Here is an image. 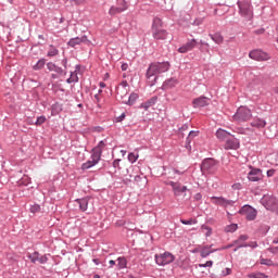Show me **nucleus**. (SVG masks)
Segmentation results:
<instances>
[{
  "label": "nucleus",
  "mask_w": 278,
  "mask_h": 278,
  "mask_svg": "<svg viewBox=\"0 0 278 278\" xmlns=\"http://www.w3.org/2000/svg\"><path fill=\"white\" fill-rule=\"evenodd\" d=\"M170 70L169 62H154L151 63L147 71V79L150 81V86H154L157 81V76L162 73H166Z\"/></svg>",
  "instance_id": "1"
},
{
  "label": "nucleus",
  "mask_w": 278,
  "mask_h": 278,
  "mask_svg": "<svg viewBox=\"0 0 278 278\" xmlns=\"http://www.w3.org/2000/svg\"><path fill=\"white\" fill-rule=\"evenodd\" d=\"M253 113L251 112V109L247 106H239L236 114L232 115V121L233 123H238L240 125L251 121Z\"/></svg>",
  "instance_id": "2"
},
{
  "label": "nucleus",
  "mask_w": 278,
  "mask_h": 278,
  "mask_svg": "<svg viewBox=\"0 0 278 278\" xmlns=\"http://www.w3.org/2000/svg\"><path fill=\"white\" fill-rule=\"evenodd\" d=\"M152 36L155 40H166L168 33L162 29V20L154 17L152 22Z\"/></svg>",
  "instance_id": "3"
},
{
  "label": "nucleus",
  "mask_w": 278,
  "mask_h": 278,
  "mask_svg": "<svg viewBox=\"0 0 278 278\" xmlns=\"http://www.w3.org/2000/svg\"><path fill=\"white\" fill-rule=\"evenodd\" d=\"M218 164L214 159H205L201 164L202 175H214L217 170Z\"/></svg>",
  "instance_id": "4"
},
{
  "label": "nucleus",
  "mask_w": 278,
  "mask_h": 278,
  "mask_svg": "<svg viewBox=\"0 0 278 278\" xmlns=\"http://www.w3.org/2000/svg\"><path fill=\"white\" fill-rule=\"evenodd\" d=\"M103 152H101L100 149H93L91 154V160L87 161L81 165L83 170H88V168H92V166H97L99 162H101V155Z\"/></svg>",
  "instance_id": "5"
},
{
  "label": "nucleus",
  "mask_w": 278,
  "mask_h": 278,
  "mask_svg": "<svg viewBox=\"0 0 278 278\" xmlns=\"http://www.w3.org/2000/svg\"><path fill=\"white\" fill-rule=\"evenodd\" d=\"M154 260L157 266H166L175 262V255H173L170 252H165V253L156 254L154 256Z\"/></svg>",
  "instance_id": "6"
},
{
  "label": "nucleus",
  "mask_w": 278,
  "mask_h": 278,
  "mask_svg": "<svg viewBox=\"0 0 278 278\" xmlns=\"http://www.w3.org/2000/svg\"><path fill=\"white\" fill-rule=\"evenodd\" d=\"M239 5V13L241 16H244V18H253V9L251 8V2L249 1H241L238 2Z\"/></svg>",
  "instance_id": "7"
},
{
  "label": "nucleus",
  "mask_w": 278,
  "mask_h": 278,
  "mask_svg": "<svg viewBox=\"0 0 278 278\" xmlns=\"http://www.w3.org/2000/svg\"><path fill=\"white\" fill-rule=\"evenodd\" d=\"M262 204L264 207H266V210H270L271 212H276L278 208V200L273 195H264L262 199Z\"/></svg>",
  "instance_id": "8"
},
{
  "label": "nucleus",
  "mask_w": 278,
  "mask_h": 278,
  "mask_svg": "<svg viewBox=\"0 0 278 278\" xmlns=\"http://www.w3.org/2000/svg\"><path fill=\"white\" fill-rule=\"evenodd\" d=\"M211 203H213L214 205H219L220 207H232V205L236 204V201L227 200L223 197H212Z\"/></svg>",
  "instance_id": "9"
},
{
  "label": "nucleus",
  "mask_w": 278,
  "mask_h": 278,
  "mask_svg": "<svg viewBox=\"0 0 278 278\" xmlns=\"http://www.w3.org/2000/svg\"><path fill=\"white\" fill-rule=\"evenodd\" d=\"M239 214H241V216H244L247 220H255V217L257 216V211H255V208L250 205H244L239 211Z\"/></svg>",
  "instance_id": "10"
},
{
  "label": "nucleus",
  "mask_w": 278,
  "mask_h": 278,
  "mask_svg": "<svg viewBox=\"0 0 278 278\" xmlns=\"http://www.w3.org/2000/svg\"><path fill=\"white\" fill-rule=\"evenodd\" d=\"M251 60H256L257 62H264L270 60V55L262 50H253L249 53Z\"/></svg>",
  "instance_id": "11"
},
{
  "label": "nucleus",
  "mask_w": 278,
  "mask_h": 278,
  "mask_svg": "<svg viewBox=\"0 0 278 278\" xmlns=\"http://www.w3.org/2000/svg\"><path fill=\"white\" fill-rule=\"evenodd\" d=\"M170 186L173 188L175 197H181V194H185L186 197V193L190 192V190H188V187L181 186L180 182H170Z\"/></svg>",
  "instance_id": "12"
},
{
  "label": "nucleus",
  "mask_w": 278,
  "mask_h": 278,
  "mask_svg": "<svg viewBox=\"0 0 278 278\" xmlns=\"http://www.w3.org/2000/svg\"><path fill=\"white\" fill-rule=\"evenodd\" d=\"M127 10V2L125 0H121L118 5H113L109 10V14L111 16H116V14H121V12H125Z\"/></svg>",
  "instance_id": "13"
},
{
  "label": "nucleus",
  "mask_w": 278,
  "mask_h": 278,
  "mask_svg": "<svg viewBox=\"0 0 278 278\" xmlns=\"http://www.w3.org/2000/svg\"><path fill=\"white\" fill-rule=\"evenodd\" d=\"M248 179L249 181H262V179H264V174H262V169L260 168H252L248 173Z\"/></svg>",
  "instance_id": "14"
},
{
  "label": "nucleus",
  "mask_w": 278,
  "mask_h": 278,
  "mask_svg": "<svg viewBox=\"0 0 278 278\" xmlns=\"http://www.w3.org/2000/svg\"><path fill=\"white\" fill-rule=\"evenodd\" d=\"M224 149H226V151H229V150L238 151V149H240V140L236 138L226 140L224 144Z\"/></svg>",
  "instance_id": "15"
},
{
  "label": "nucleus",
  "mask_w": 278,
  "mask_h": 278,
  "mask_svg": "<svg viewBox=\"0 0 278 278\" xmlns=\"http://www.w3.org/2000/svg\"><path fill=\"white\" fill-rule=\"evenodd\" d=\"M90 40H88L87 36H83V37H75L70 39V41L67 42L68 47H77V45H89Z\"/></svg>",
  "instance_id": "16"
},
{
  "label": "nucleus",
  "mask_w": 278,
  "mask_h": 278,
  "mask_svg": "<svg viewBox=\"0 0 278 278\" xmlns=\"http://www.w3.org/2000/svg\"><path fill=\"white\" fill-rule=\"evenodd\" d=\"M194 47H197V39H191L178 49V53H188V51H192Z\"/></svg>",
  "instance_id": "17"
},
{
  "label": "nucleus",
  "mask_w": 278,
  "mask_h": 278,
  "mask_svg": "<svg viewBox=\"0 0 278 278\" xmlns=\"http://www.w3.org/2000/svg\"><path fill=\"white\" fill-rule=\"evenodd\" d=\"M205 105H210V102H207V98H197L193 100V108H205Z\"/></svg>",
  "instance_id": "18"
},
{
  "label": "nucleus",
  "mask_w": 278,
  "mask_h": 278,
  "mask_svg": "<svg viewBox=\"0 0 278 278\" xmlns=\"http://www.w3.org/2000/svg\"><path fill=\"white\" fill-rule=\"evenodd\" d=\"M212 253H214V250H212V245H201L200 247L201 257H207L208 255H212Z\"/></svg>",
  "instance_id": "19"
},
{
  "label": "nucleus",
  "mask_w": 278,
  "mask_h": 278,
  "mask_svg": "<svg viewBox=\"0 0 278 278\" xmlns=\"http://www.w3.org/2000/svg\"><path fill=\"white\" fill-rule=\"evenodd\" d=\"M177 84H179V80L177 78H169L164 81L163 88L165 90H168V88H175L177 86Z\"/></svg>",
  "instance_id": "20"
},
{
  "label": "nucleus",
  "mask_w": 278,
  "mask_h": 278,
  "mask_svg": "<svg viewBox=\"0 0 278 278\" xmlns=\"http://www.w3.org/2000/svg\"><path fill=\"white\" fill-rule=\"evenodd\" d=\"M216 138L219 139L220 141L223 140H227V138H229V136H231V134H229L227 130L219 128L216 131Z\"/></svg>",
  "instance_id": "21"
},
{
  "label": "nucleus",
  "mask_w": 278,
  "mask_h": 278,
  "mask_svg": "<svg viewBox=\"0 0 278 278\" xmlns=\"http://www.w3.org/2000/svg\"><path fill=\"white\" fill-rule=\"evenodd\" d=\"M89 201H90V198H83V199L76 200V203H78L81 212H86L88 210Z\"/></svg>",
  "instance_id": "22"
},
{
  "label": "nucleus",
  "mask_w": 278,
  "mask_h": 278,
  "mask_svg": "<svg viewBox=\"0 0 278 278\" xmlns=\"http://www.w3.org/2000/svg\"><path fill=\"white\" fill-rule=\"evenodd\" d=\"M252 127H256L257 129H262L264 127H266V121L262 119V118H254L251 123Z\"/></svg>",
  "instance_id": "23"
},
{
  "label": "nucleus",
  "mask_w": 278,
  "mask_h": 278,
  "mask_svg": "<svg viewBox=\"0 0 278 278\" xmlns=\"http://www.w3.org/2000/svg\"><path fill=\"white\" fill-rule=\"evenodd\" d=\"M211 40L215 41L216 45H223L225 42V37L220 33H215L213 35H210Z\"/></svg>",
  "instance_id": "24"
},
{
  "label": "nucleus",
  "mask_w": 278,
  "mask_h": 278,
  "mask_svg": "<svg viewBox=\"0 0 278 278\" xmlns=\"http://www.w3.org/2000/svg\"><path fill=\"white\" fill-rule=\"evenodd\" d=\"M157 102V98H151L150 100L143 102L140 108L148 112L149 108H153V105Z\"/></svg>",
  "instance_id": "25"
},
{
  "label": "nucleus",
  "mask_w": 278,
  "mask_h": 278,
  "mask_svg": "<svg viewBox=\"0 0 278 278\" xmlns=\"http://www.w3.org/2000/svg\"><path fill=\"white\" fill-rule=\"evenodd\" d=\"M136 101H138V93L132 92L128 99L123 100V103H125V105H134Z\"/></svg>",
  "instance_id": "26"
},
{
  "label": "nucleus",
  "mask_w": 278,
  "mask_h": 278,
  "mask_svg": "<svg viewBox=\"0 0 278 278\" xmlns=\"http://www.w3.org/2000/svg\"><path fill=\"white\" fill-rule=\"evenodd\" d=\"M117 267L119 270H123V268H127V258L124 256H119L117 258Z\"/></svg>",
  "instance_id": "27"
},
{
  "label": "nucleus",
  "mask_w": 278,
  "mask_h": 278,
  "mask_svg": "<svg viewBox=\"0 0 278 278\" xmlns=\"http://www.w3.org/2000/svg\"><path fill=\"white\" fill-rule=\"evenodd\" d=\"M117 94L121 97L122 99V103L123 101H125V99H127V94H129V89H121V87L117 88Z\"/></svg>",
  "instance_id": "28"
},
{
  "label": "nucleus",
  "mask_w": 278,
  "mask_h": 278,
  "mask_svg": "<svg viewBox=\"0 0 278 278\" xmlns=\"http://www.w3.org/2000/svg\"><path fill=\"white\" fill-rule=\"evenodd\" d=\"M260 263L263 264L264 266H278V263L274 262L270 258H261Z\"/></svg>",
  "instance_id": "29"
},
{
  "label": "nucleus",
  "mask_w": 278,
  "mask_h": 278,
  "mask_svg": "<svg viewBox=\"0 0 278 278\" xmlns=\"http://www.w3.org/2000/svg\"><path fill=\"white\" fill-rule=\"evenodd\" d=\"M39 257H40V253H38V252H34V253L28 254V258L30 260V262L33 264H36L39 261Z\"/></svg>",
  "instance_id": "30"
},
{
  "label": "nucleus",
  "mask_w": 278,
  "mask_h": 278,
  "mask_svg": "<svg viewBox=\"0 0 278 278\" xmlns=\"http://www.w3.org/2000/svg\"><path fill=\"white\" fill-rule=\"evenodd\" d=\"M245 240H249V236H247V235H241V236L239 237V239L235 241V244H238V248H239V249H242V247H240V244H244L243 242H245Z\"/></svg>",
  "instance_id": "31"
},
{
  "label": "nucleus",
  "mask_w": 278,
  "mask_h": 278,
  "mask_svg": "<svg viewBox=\"0 0 278 278\" xmlns=\"http://www.w3.org/2000/svg\"><path fill=\"white\" fill-rule=\"evenodd\" d=\"M201 231L206 236V238H210V236H212V228L210 226L202 225Z\"/></svg>",
  "instance_id": "32"
},
{
  "label": "nucleus",
  "mask_w": 278,
  "mask_h": 278,
  "mask_svg": "<svg viewBox=\"0 0 278 278\" xmlns=\"http://www.w3.org/2000/svg\"><path fill=\"white\" fill-rule=\"evenodd\" d=\"M249 278H269L263 273L256 271V273H251L248 275Z\"/></svg>",
  "instance_id": "33"
},
{
  "label": "nucleus",
  "mask_w": 278,
  "mask_h": 278,
  "mask_svg": "<svg viewBox=\"0 0 278 278\" xmlns=\"http://www.w3.org/2000/svg\"><path fill=\"white\" fill-rule=\"evenodd\" d=\"M18 184H20V186H29V184H31V178H29V176H24L18 181Z\"/></svg>",
  "instance_id": "34"
},
{
  "label": "nucleus",
  "mask_w": 278,
  "mask_h": 278,
  "mask_svg": "<svg viewBox=\"0 0 278 278\" xmlns=\"http://www.w3.org/2000/svg\"><path fill=\"white\" fill-rule=\"evenodd\" d=\"M46 61L45 59H41L37 62L36 65H34V71H40L41 68H45Z\"/></svg>",
  "instance_id": "35"
},
{
  "label": "nucleus",
  "mask_w": 278,
  "mask_h": 278,
  "mask_svg": "<svg viewBox=\"0 0 278 278\" xmlns=\"http://www.w3.org/2000/svg\"><path fill=\"white\" fill-rule=\"evenodd\" d=\"M138 157H140L138 154L130 152L128 154V162H130L131 164H135V162H138Z\"/></svg>",
  "instance_id": "36"
},
{
  "label": "nucleus",
  "mask_w": 278,
  "mask_h": 278,
  "mask_svg": "<svg viewBox=\"0 0 278 278\" xmlns=\"http://www.w3.org/2000/svg\"><path fill=\"white\" fill-rule=\"evenodd\" d=\"M59 51L55 49V47L50 46V49L48 50V56L49 58H55L58 55Z\"/></svg>",
  "instance_id": "37"
},
{
  "label": "nucleus",
  "mask_w": 278,
  "mask_h": 278,
  "mask_svg": "<svg viewBox=\"0 0 278 278\" xmlns=\"http://www.w3.org/2000/svg\"><path fill=\"white\" fill-rule=\"evenodd\" d=\"M180 223L182 225H197V219L194 218H190V219H180Z\"/></svg>",
  "instance_id": "38"
},
{
  "label": "nucleus",
  "mask_w": 278,
  "mask_h": 278,
  "mask_svg": "<svg viewBox=\"0 0 278 278\" xmlns=\"http://www.w3.org/2000/svg\"><path fill=\"white\" fill-rule=\"evenodd\" d=\"M45 123H47V117H45V116H39V117L37 118V121L35 122V125H36L37 127H40V125H45Z\"/></svg>",
  "instance_id": "39"
},
{
  "label": "nucleus",
  "mask_w": 278,
  "mask_h": 278,
  "mask_svg": "<svg viewBox=\"0 0 278 278\" xmlns=\"http://www.w3.org/2000/svg\"><path fill=\"white\" fill-rule=\"evenodd\" d=\"M237 230H238V225L237 224H231V225H229L225 228V231H227V232H233V231H237Z\"/></svg>",
  "instance_id": "40"
},
{
  "label": "nucleus",
  "mask_w": 278,
  "mask_h": 278,
  "mask_svg": "<svg viewBox=\"0 0 278 278\" xmlns=\"http://www.w3.org/2000/svg\"><path fill=\"white\" fill-rule=\"evenodd\" d=\"M75 81H79V78L77 77V74L73 73L71 74V77L67 78V84H75Z\"/></svg>",
  "instance_id": "41"
},
{
  "label": "nucleus",
  "mask_w": 278,
  "mask_h": 278,
  "mask_svg": "<svg viewBox=\"0 0 278 278\" xmlns=\"http://www.w3.org/2000/svg\"><path fill=\"white\" fill-rule=\"evenodd\" d=\"M30 212H31V214H38V212H40V205H38V204L31 205Z\"/></svg>",
  "instance_id": "42"
},
{
  "label": "nucleus",
  "mask_w": 278,
  "mask_h": 278,
  "mask_svg": "<svg viewBox=\"0 0 278 278\" xmlns=\"http://www.w3.org/2000/svg\"><path fill=\"white\" fill-rule=\"evenodd\" d=\"M197 136H199V131L191 130L189 132V136H188L187 140L191 141L192 138H197Z\"/></svg>",
  "instance_id": "43"
},
{
  "label": "nucleus",
  "mask_w": 278,
  "mask_h": 278,
  "mask_svg": "<svg viewBox=\"0 0 278 278\" xmlns=\"http://www.w3.org/2000/svg\"><path fill=\"white\" fill-rule=\"evenodd\" d=\"M135 181L137 184V186H140V182L142 181L143 184L147 182V178L140 177V176H136L135 177Z\"/></svg>",
  "instance_id": "44"
},
{
  "label": "nucleus",
  "mask_w": 278,
  "mask_h": 278,
  "mask_svg": "<svg viewBox=\"0 0 278 278\" xmlns=\"http://www.w3.org/2000/svg\"><path fill=\"white\" fill-rule=\"evenodd\" d=\"M93 149H99L100 153H103V149H105V141H100L98 147H96Z\"/></svg>",
  "instance_id": "45"
},
{
  "label": "nucleus",
  "mask_w": 278,
  "mask_h": 278,
  "mask_svg": "<svg viewBox=\"0 0 278 278\" xmlns=\"http://www.w3.org/2000/svg\"><path fill=\"white\" fill-rule=\"evenodd\" d=\"M231 275V268L227 267L224 270H222V277H227Z\"/></svg>",
  "instance_id": "46"
},
{
  "label": "nucleus",
  "mask_w": 278,
  "mask_h": 278,
  "mask_svg": "<svg viewBox=\"0 0 278 278\" xmlns=\"http://www.w3.org/2000/svg\"><path fill=\"white\" fill-rule=\"evenodd\" d=\"M239 247H251L252 249H255L257 247V242L252 241L250 243H245V244H240Z\"/></svg>",
  "instance_id": "47"
},
{
  "label": "nucleus",
  "mask_w": 278,
  "mask_h": 278,
  "mask_svg": "<svg viewBox=\"0 0 278 278\" xmlns=\"http://www.w3.org/2000/svg\"><path fill=\"white\" fill-rule=\"evenodd\" d=\"M39 264H47V262H49V258L47 257V255H42L39 256Z\"/></svg>",
  "instance_id": "48"
},
{
  "label": "nucleus",
  "mask_w": 278,
  "mask_h": 278,
  "mask_svg": "<svg viewBox=\"0 0 278 278\" xmlns=\"http://www.w3.org/2000/svg\"><path fill=\"white\" fill-rule=\"evenodd\" d=\"M121 87L122 90H129V84H127V80L122 81Z\"/></svg>",
  "instance_id": "49"
},
{
  "label": "nucleus",
  "mask_w": 278,
  "mask_h": 278,
  "mask_svg": "<svg viewBox=\"0 0 278 278\" xmlns=\"http://www.w3.org/2000/svg\"><path fill=\"white\" fill-rule=\"evenodd\" d=\"M113 167L114 168H121V160H115V161H113Z\"/></svg>",
  "instance_id": "50"
},
{
  "label": "nucleus",
  "mask_w": 278,
  "mask_h": 278,
  "mask_svg": "<svg viewBox=\"0 0 278 278\" xmlns=\"http://www.w3.org/2000/svg\"><path fill=\"white\" fill-rule=\"evenodd\" d=\"M47 68L50 70V71H55L56 67H55V64L50 62V63L47 64Z\"/></svg>",
  "instance_id": "51"
},
{
  "label": "nucleus",
  "mask_w": 278,
  "mask_h": 278,
  "mask_svg": "<svg viewBox=\"0 0 278 278\" xmlns=\"http://www.w3.org/2000/svg\"><path fill=\"white\" fill-rule=\"evenodd\" d=\"M275 175V169L267 170V177H273Z\"/></svg>",
  "instance_id": "52"
},
{
  "label": "nucleus",
  "mask_w": 278,
  "mask_h": 278,
  "mask_svg": "<svg viewBox=\"0 0 278 278\" xmlns=\"http://www.w3.org/2000/svg\"><path fill=\"white\" fill-rule=\"evenodd\" d=\"M205 266H206V268H212V266H214V262L207 261V262L205 263Z\"/></svg>",
  "instance_id": "53"
},
{
  "label": "nucleus",
  "mask_w": 278,
  "mask_h": 278,
  "mask_svg": "<svg viewBox=\"0 0 278 278\" xmlns=\"http://www.w3.org/2000/svg\"><path fill=\"white\" fill-rule=\"evenodd\" d=\"M129 68V65L127 63L122 64V71H127Z\"/></svg>",
  "instance_id": "54"
},
{
  "label": "nucleus",
  "mask_w": 278,
  "mask_h": 278,
  "mask_svg": "<svg viewBox=\"0 0 278 278\" xmlns=\"http://www.w3.org/2000/svg\"><path fill=\"white\" fill-rule=\"evenodd\" d=\"M192 253H201V245L198 247V248H195V249L192 251Z\"/></svg>",
  "instance_id": "55"
},
{
  "label": "nucleus",
  "mask_w": 278,
  "mask_h": 278,
  "mask_svg": "<svg viewBox=\"0 0 278 278\" xmlns=\"http://www.w3.org/2000/svg\"><path fill=\"white\" fill-rule=\"evenodd\" d=\"M125 118V113H123L119 117H117V123H121Z\"/></svg>",
  "instance_id": "56"
},
{
  "label": "nucleus",
  "mask_w": 278,
  "mask_h": 278,
  "mask_svg": "<svg viewBox=\"0 0 278 278\" xmlns=\"http://www.w3.org/2000/svg\"><path fill=\"white\" fill-rule=\"evenodd\" d=\"M87 0H75V3L77 5H80V3H86Z\"/></svg>",
  "instance_id": "57"
},
{
  "label": "nucleus",
  "mask_w": 278,
  "mask_h": 278,
  "mask_svg": "<svg viewBox=\"0 0 278 278\" xmlns=\"http://www.w3.org/2000/svg\"><path fill=\"white\" fill-rule=\"evenodd\" d=\"M194 199H195L197 201H201V193H197V194L194 195Z\"/></svg>",
  "instance_id": "58"
},
{
  "label": "nucleus",
  "mask_w": 278,
  "mask_h": 278,
  "mask_svg": "<svg viewBox=\"0 0 278 278\" xmlns=\"http://www.w3.org/2000/svg\"><path fill=\"white\" fill-rule=\"evenodd\" d=\"M109 264H110V266H111V268H112V266H115V265H116V261L111 260V261L109 262Z\"/></svg>",
  "instance_id": "59"
},
{
  "label": "nucleus",
  "mask_w": 278,
  "mask_h": 278,
  "mask_svg": "<svg viewBox=\"0 0 278 278\" xmlns=\"http://www.w3.org/2000/svg\"><path fill=\"white\" fill-rule=\"evenodd\" d=\"M271 253H278V247L271 249Z\"/></svg>",
  "instance_id": "60"
},
{
  "label": "nucleus",
  "mask_w": 278,
  "mask_h": 278,
  "mask_svg": "<svg viewBox=\"0 0 278 278\" xmlns=\"http://www.w3.org/2000/svg\"><path fill=\"white\" fill-rule=\"evenodd\" d=\"M198 266H199V268H206L205 263L204 264H199Z\"/></svg>",
  "instance_id": "61"
},
{
  "label": "nucleus",
  "mask_w": 278,
  "mask_h": 278,
  "mask_svg": "<svg viewBox=\"0 0 278 278\" xmlns=\"http://www.w3.org/2000/svg\"><path fill=\"white\" fill-rule=\"evenodd\" d=\"M105 83H100V88H105Z\"/></svg>",
  "instance_id": "62"
},
{
  "label": "nucleus",
  "mask_w": 278,
  "mask_h": 278,
  "mask_svg": "<svg viewBox=\"0 0 278 278\" xmlns=\"http://www.w3.org/2000/svg\"><path fill=\"white\" fill-rule=\"evenodd\" d=\"M273 243L278 244V237L276 239H274Z\"/></svg>",
  "instance_id": "63"
},
{
  "label": "nucleus",
  "mask_w": 278,
  "mask_h": 278,
  "mask_svg": "<svg viewBox=\"0 0 278 278\" xmlns=\"http://www.w3.org/2000/svg\"><path fill=\"white\" fill-rule=\"evenodd\" d=\"M94 99H96V101L99 102V93H97V94L94 96Z\"/></svg>",
  "instance_id": "64"
}]
</instances>
